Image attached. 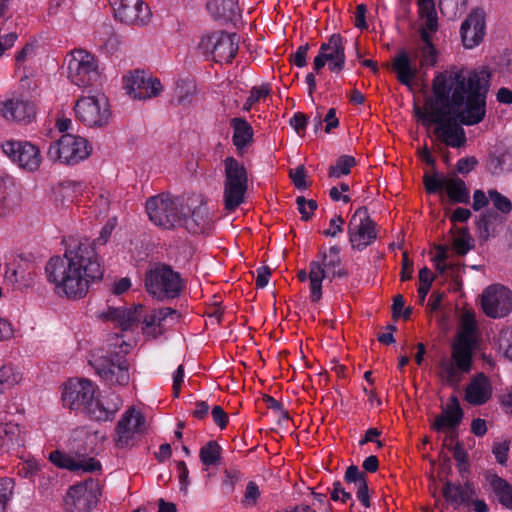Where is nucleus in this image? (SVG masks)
Returning <instances> with one entry per match:
<instances>
[{
  "instance_id": "1",
  "label": "nucleus",
  "mask_w": 512,
  "mask_h": 512,
  "mask_svg": "<svg viewBox=\"0 0 512 512\" xmlns=\"http://www.w3.org/2000/svg\"><path fill=\"white\" fill-rule=\"evenodd\" d=\"M490 72L481 70L439 73L433 80V97L426 99L429 116H443L456 112L461 124L480 123L486 115V96L490 85Z\"/></svg>"
},
{
  "instance_id": "2",
  "label": "nucleus",
  "mask_w": 512,
  "mask_h": 512,
  "mask_svg": "<svg viewBox=\"0 0 512 512\" xmlns=\"http://www.w3.org/2000/svg\"><path fill=\"white\" fill-rule=\"evenodd\" d=\"M45 272L55 294L69 300L84 298L90 283L100 281L104 275L99 256L88 240L69 245L62 257L50 258Z\"/></svg>"
},
{
  "instance_id": "3",
  "label": "nucleus",
  "mask_w": 512,
  "mask_h": 512,
  "mask_svg": "<svg viewBox=\"0 0 512 512\" xmlns=\"http://www.w3.org/2000/svg\"><path fill=\"white\" fill-rule=\"evenodd\" d=\"M146 291L159 301L178 298L185 288L179 272L165 263H157L145 273Z\"/></svg>"
},
{
  "instance_id": "4",
  "label": "nucleus",
  "mask_w": 512,
  "mask_h": 512,
  "mask_svg": "<svg viewBox=\"0 0 512 512\" xmlns=\"http://www.w3.org/2000/svg\"><path fill=\"white\" fill-rule=\"evenodd\" d=\"M184 205L180 198L169 193L150 197L146 202L149 219L164 229L182 226Z\"/></svg>"
},
{
  "instance_id": "5",
  "label": "nucleus",
  "mask_w": 512,
  "mask_h": 512,
  "mask_svg": "<svg viewBox=\"0 0 512 512\" xmlns=\"http://www.w3.org/2000/svg\"><path fill=\"white\" fill-rule=\"evenodd\" d=\"M223 202L227 211H234L245 200L248 189V174L243 163L234 157L224 160Z\"/></svg>"
},
{
  "instance_id": "6",
  "label": "nucleus",
  "mask_w": 512,
  "mask_h": 512,
  "mask_svg": "<svg viewBox=\"0 0 512 512\" xmlns=\"http://www.w3.org/2000/svg\"><path fill=\"white\" fill-rule=\"evenodd\" d=\"M91 151L92 147L85 138L67 133L50 144L47 157L52 162L75 165L86 159Z\"/></svg>"
},
{
  "instance_id": "7",
  "label": "nucleus",
  "mask_w": 512,
  "mask_h": 512,
  "mask_svg": "<svg viewBox=\"0 0 512 512\" xmlns=\"http://www.w3.org/2000/svg\"><path fill=\"white\" fill-rule=\"evenodd\" d=\"M321 261H311L309 264L310 298L317 303L322 298V281L335 277H346L348 271L341 267V257H329L326 251L320 252Z\"/></svg>"
},
{
  "instance_id": "8",
  "label": "nucleus",
  "mask_w": 512,
  "mask_h": 512,
  "mask_svg": "<svg viewBox=\"0 0 512 512\" xmlns=\"http://www.w3.org/2000/svg\"><path fill=\"white\" fill-rule=\"evenodd\" d=\"M74 111L77 119L88 127H105L112 116L109 100L104 94L80 97Z\"/></svg>"
},
{
  "instance_id": "9",
  "label": "nucleus",
  "mask_w": 512,
  "mask_h": 512,
  "mask_svg": "<svg viewBox=\"0 0 512 512\" xmlns=\"http://www.w3.org/2000/svg\"><path fill=\"white\" fill-rule=\"evenodd\" d=\"M423 184L427 194H436L445 190L451 203H470V190L465 181L459 177L447 178L437 172L432 175L425 173Z\"/></svg>"
},
{
  "instance_id": "10",
  "label": "nucleus",
  "mask_w": 512,
  "mask_h": 512,
  "mask_svg": "<svg viewBox=\"0 0 512 512\" xmlns=\"http://www.w3.org/2000/svg\"><path fill=\"white\" fill-rule=\"evenodd\" d=\"M68 78L78 87H88L99 77L95 57L89 52L76 49L68 60Z\"/></svg>"
},
{
  "instance_id": "11",
  "label": "nucleus",
  "mask_w": 512,
  "mask_h": 512,
  "mask_svg": "<svg viewBox=\"0 0 512 512\" xmlns=\"http://www.w3.org/2000/svg\"><path fill=\"white\" fill-rule=\"evenodd\" d=\"M97 375L109 384L127 385L130 380L129 364L117 353L110 356H93L89 361Z\"/></svg>"
},
{
  "instance_id": "12",
  "label": "nucleus",
  "mask_w": 512,
  "mask_h": 512,
  "mask_svg": "<svg viewBox=\"0 0 512 512\" xmlns=\"http://www.w3.org/2000/svg\"><path fill=\"white\" fill-rule=\"evenodd\" d=\"M349 241L354 250L362 251L377 239L376 223L366 207L358 208L348 224Z\"/></svg>"
},
{
  "instance_id": "13",
  "label": "nucleus",
  "mask_w": 512,
  "mask_h": 512,
  "mask_svg": "<svg viewBox=\"0 0 512 512\" xmlns=\"http://www.w3.org/2000/svg\"><path fill=\"white\" fill-rule=\"evenodd\" d=\"M235 33L216 31L203 37L199 47L205 54L212 55L215 62L231 63L238 51V41Z\"/></svg>"
},
{
  "instance_id": "14",
  "label": "nucleus",
  "mask_w": 512,
  "mask_h": 512,
  "mask_svg": "<svg viewBox=\"0 0 512 512\" xmlns=\"http://www.w3.org/2000/svg\"><path fill=\"white\" fill-rule=\"evenodd\" d=\"M95 387L88 379H70L64 386L62 401L70 410L87 413L95 399Z\"/></svg>"
},
{
  "instance_id": "15",
  "label": "nucleus",
  "mask_w": 512,
  "mask_h": 512,
  "mask_svg": "<svg viewBox=\"0 0 512 512\" xmlns=\"http://www.w3.org/2000/svg\"><path fill=\"white\" fill-rule=\"evenodd\" d=\"M145 430V417L134 407H130L121 417L116 425V437L114 439L117 447L124 448L134 445L138 435Z\"/></svg>"
},
{
  "instance_id": "16",
  "label": "nucleus",
  "mask_w": 512,
  "mask_h": 512,
  "mask_svg": "<svg viewBox=\"0 0 512 512\" xmlns=\"http://www.w3.org/2000/svg\"><path fill=\"white\" fill-rule=\"evenodd\" d=\"M481 304L488 317H504L512 310V292L502 285H491L484 290Z\"/></svg>"
},
{
  "instance_id": "17",
  "label": "nucleus",
  "mask_w": 512,
  "mask_h": 512,
  "mask_svg": "<svg viewBox=\"0 0 512 512\" xmlns=\"http://www.w3.org/2000/svg\"><path fill=\"white\" fill-rule=\"evenodd\" d=\"M116 19L129 25L148 23L151 13L142 0H109Z\"/></svg>"
},
{
  "instance_id": "18",
  "label": "nucleus",
  "mask_w": 512,
  "mask_h": 512,
  "mask_svg": "<svg viewBox=\"0 0 512 512\" xmlns=\"http://www.w3.org/2000/svg\"><path fill=\"white\" fill-rule=\"evenodd\" d=\"M3 152L18 165L29 171L37 170L40 166L41 156L38 147L22 141L9 140L2 145Z\"/></svg>"
},
{
  "instance_id": "19",
  "label": "nucleus",
  "mask_w": 512,
  "mask_h": 512,
  "mask_svg": "<svg viewBox=\"0 0 512 512\" xmlns=\"http://www.w3.org/2000/svg\"><path fill=\"white\" fill-rule=\"evenodd\" d=\"M459 117L456 112H445L443 116H429V122L439 124L434 133L443 137L446 145L458 148L466 143L464 129L457 123Z\"/></svg>"
},
{
  "instance_id": "20",
  "label": "nucleus",
  "mask_w": 512,
  "mask_h": 512,
  "mask_svg": "<svg viewBox=\"0 0 512 512\" xmlns=\"http://www.w3.org/2000/svg\"><path fill=\"white\" fill-rule=\"evenodd\" d=\"M1 116L10 122L28 124L36 118L35 104L23 96L0 102Z\"/></svg>"
},
{
  "instance_id": "21",
  "label": "nucleus",
  "mask_w": 512,
  "mask_h": 512,
  "mask_svg": "<svg viewBox=\"0 0 512 512\" xmlns=\"http://www.w3.org/2000/svg\"><path fill=\"white\" fill-rule=\"evenodd\" d=\"M94 480L86 481L69 488L65 503L71 512H90L97 503Z\"/></svg>"
},
{
  "instance_id": "22",
  "label": "nucleus",
  "mask_w": 512,
  "mask_h": 512,
  "mask_svg": "<svg viewBox=\"0 0 512 512\" xmlns=\"http://www.w3.org/2000/svg\"><path fill=\"white\" fill-rule=\"evenodd\" d=\"M125 88L129 95L140 100L156 97L163 89L158 78H153L140 70L126 78Z\"/></svg>"
},
{
  "instance_id": "23",
  "label": "nucleus",
  "mask_w": 512,
  "mask_h": 512,
  "mask_svg": "<svg viewBox=\"0 0 512 512\" xmlns=\"http://www.w3.org/2000/svg\"><path fill=\"white\" fill-rule=\"evenodd\" d=\"M486 29L485 14L480 10H473L463 21L460 35L463 46L471 49L478 46L484 38Z\"/></svg>"
},
{
  "instance_id": "24",
  "label": "nucleus",
  "mask_w": 512,
  "mask_h": 512,
  "mask_svg": "<svg viewBox=\"0 0 512 512\" xmlns=\"http://www.w3.org/2000/svg\"><path fill=\"white\" fill-rule=\"evenodd\" d=\"M491 396V382L484 373L473 377L465 389V400L474 406L485 404Z\"/></svg>"
},
{
  "instance_id": "25",
  "label": "nucleus",
  "mask_w": 512,
  "mask_h": 512,
  "mask_svg": "<svg viewBox=\"0 0 512 512\" xmlns=\"http://www.w3.org/2000/svg\"><path fill=\"white\" fill-rule=\"evenodd\" d=\"M49 460L57 467L62 469H67L69 471H79L82 470L84 472H95L101 469V464L99 461L94 458H89L87 460H75L71 456L59 451H52L49 455Z\"/></svg>"
},
{
  "instance_id": "26",
  "label": "nucleus",
  "mask_w": 512,
  "mask_h": 512,
  "mask_svg": "<svg viewBox=\"0 0 512 512\" xmlns=\"http://www.w3.org/2000/svg\"><path fill=\"white\" fill-rule=\"evenodd\" d=\"M463 418V410L456 396H451L447 405L442 409V413L435 418L432 429L437 432L442 431L445 427L456 428L459 426Z\"/></svg>"
},
{
  "instance_id": "27",
  "label": "nucleus",
  "mask_w": 512,
  "mask_h": 512,
  "mask_svg": "<svg viewBox=\"0 0 512 512\" xmlns=\"http://www.w3.org/2000/svg\"><path fill=\"white\" fill-rule=\"evenodd\" d=\"M144 306L141 304L135 305L133 308L123 307H109L107 312L103 314L104 318L111 321H116L122 330L132 329L141 317Z\"/></svg>"
},
{
  "instance_id": "28",
  "label": "nucleus",
  "mask_w": 512,
  "mask_h": 512,
  "mask_svg": "<svg viewBox=\"0 0 512 512\" xmlns=\"http://www.w3.org/2000/svg\"><path fill=\"white\" fill-rule=\"evenodd\" d=\"M320 52L324 54H331L332 61H329V70L332 72H339L345 65V47L343 38L340 34H333L327 42L320 46Z\"/></svg>"
},
{
  "instance_id": "29",
  "label": "nucleus",
  "mask_w": 512,
  "mask_h": 512,
  "mask_svg": "<svg viewBox=\"0 0 512 512\" xmlns=\"http://www.w3.org/2000/svg\"><path fill=\"white\" fill-rule=\"evenodd\" d=\"M189 209L183 210V221L184 226L189 232L193 234H199L205 232L211 225V218L209 216L208 208L204 205L196 207L191 215H188Z\"/></svg>"
},
{
  "instance_id": "30",
  "label": "nucleus",
  "mask_w": 512,
  "mask_h": 512,
  "mask_svg": "<svg viewBox=\"0 0 512 512\" xmlns=\"http://www.w3.org/2000/svg\"><path fill=\"white\" fill-rule=\"evenodd\" d=\"M392 69L396 73L398 81L406 86H411L412 81L418 74L417 67L411 64V60L404 50L393 58Z\"/></svg>"
},
{
  "instance_id": "31",
  "label": "nucleus",
  "mask_w": 512,
  "mask_h": 512,
  "mask_svg": "<svg viewBox=\"0 0 512 512\" xmlns=\"http://www.w3.org/2000/svg\"><path fill=\"white\" fill-rule=\"evenodd\" d=\"M486 480L499 504L512 510V484L497 474H487Z\"/></svg>"
},
{
  "instance_id": "32",
  "label": "nucleus",
  "mask_w": 512,
  "mask_h": 512,
  "mask_svg": "<svg viewBox=\"0 0 512 512\" xmlns=\"http://www.w3.org/2000/svg\"><path fill=\"white\" fill-rule=\"evenodd\" d=\"M442 493L445 500L457 508L470 500L474 495V489L470 483L460 485L447 481L444 484Z\"/></svg>"
},
{
  "instance_id": "33",
  "label": "nucleus",
  "mask_w": 512,
  "mask_h": 512,
  "mask_svg": "<svg viewBox=\"0 0 512 512\" xmlns=\"http://www.w3.org/2000/svg\"><path fill=\"white\" fill-rule=\"evenodd\" d=\"M452 358L456 366L463 372H469L472 363V347L467 335L461 334L452 347Z\"/></svg>"
},
{
  "instance_id": "34",
  "label": "nucleus",
  "mask_w": 512,
  "mask_h": 512,
  "mask_svg": "<svg viewBox=\"0 0 512 512\" xmlns=\"http://www.w3.org/2000/svg\"><path fill=\"white\" fill-rule=\"evenodd\" d=\"M206 8L215 19L226 22L233 21L239 14V6L235 0H210Z\"/></svg>"
},
{
  "instance_id": "35",
  "label": "nucleus",
  "mask_w": 512,
  "mask_h": 512,
  "mask_svg": "<svg viewBox=\"0 0 512 512\" xmlns=\"http://www.w3.org/2000/svg\"><path fill=\"white\" fill-rule=\"evenodd\" d=\"M230 125L233 128V144L241 152L253 142V128L244 118L240 117L231 119Z\"/></svg>"
},
{
  "instance_id": "36",
  "label": "nucleus",
  "mask_w": 512,
  "mask_h": 512,
  "mask_svg": "<svg viewBox=\"0 0 512 512\" xmlns=\"http://www.w3.org/2000/svg\"><path fill=\"white\" fill-rule=\"evenodd\" d=\"M449 234L452 236V249L458 256H465L475 248V241L467 227L453 226Z\"/></svg>"
},
{
  "instance_id": "37",
  "label": "nucleus",
  "mask_w": 512,
  "mask_h": 512,
  "mask_svg": "<svg viewBox=\"0 0 512 512\" xmlns=\"http://www.w3.org/2000/svg\"><path fill=\"white\" fill-rule=\"evenodd\" d=\"M24 439L17 423L11 421L0 423V446H22Z\"/></svg>"
},
{
  "instance_id": "38",
  "label": "nucleus",
  "mask_w": 512,
  "mask_h": 512,
  "mask_svg": "<svg viewBox=\"0 0 512 512\" xmlns=\"http://www.w3.org/2000/svg\"><path fill=\"white\" fill-rule=\"evenodd\" d=\"M499 215L495 211H486L482 213L476 221L477 235L480 242L485 243L494 232V225L498 221Z\"/></svg>"
},
{
  "instance_id": "39",
  "label": "nucleus",
  "mask_w": 512,
  "mask_h": 512,
  "mask_svg": "<svg viewBox=\"0 0 512 512\" xmlns=\"http://www.w3.org/2000/svg\"><path fill=\"white\" fill-rule=\"evenodd\" d=\"M487 168L492 175H500L512 171V151L505 150L499 155L491 154Z\"/></svg>"
},
{
  "instance_id": "40",
  "label": "nucleus",
  "mask_w": 512,
  "mask_h": 512,
  "mask_svg": "<svg viewBox=\"0 0 512 512\" xmlns=\"http://www.w3.org/2000/svg\"><path fill=\"white\" fill-rule=\"evenodd\" d=\"M119 406L114 403L112 406L104 405L101 401L94 399L92 405L89 407L87 414L98 421L112 420L115 413L118 411Z\"/></svg>"
},
{
  "instance_id": "41",
  "label": "nucleus",
  "mask_w": 512,
  "mask_h": 512,
  "mask_svg": "<svg viewBox=\"0 0 512 512\" xmlns=\"http://www.w3.org/2000/svg\"><path fill=\"white\" fill-rule=\"evenodd\" d=\"M199 456L204 465H217L221 459V447L216 441H209L200 449Z\"/></svg>"
},
{
  "instance_id": "42",
  "label": "nucleus",
  "mask_w": 512,
  "mask_h": 512,
  "mask_svg": "<svg viewBox=\"0 0 512 512\" xmlns=\"http://www.w3.org/2000/svg\"><path fill=\"white\" fill-rule=\"evenodd\" d=\"M356 165V160L353 156L342 155L334 165L329 167L328 175L331 178H339L342 175H348L352 167Z\"/></svg>"
},
{
  "instance_id": "43",
  "label": "nucleus",
  "mask_w": 512,
  "mask_h": 512,
  "mask_svg": "<svg viewBox=\"0 0 512 512\" xmlns=\"http://www.w3.org/2000/svg\"><path fill=\"white\" fill-rule=\"evenodd\" d=\"M196 92V86L193 81L179 80L176 83L174 90L175 97L178 104L190 103L193 95Z\"/></svg>"
},
{
  "instance_id": "44",
  "label": "nucleus",
  "mask_w": 512,
  "mask_h": 512,
  "mask_svg": "<svg viewBox=\"0 0 512 512\" xmlns=\"http://www.w3.org/2000/svg\"><path fill=\"white\" fill-rule=\"evenodd\" d=\"M438 5L443 15L455 18L458 13L465 11L467 0H439Z\"/></svg>"
},
{
  "instance_id": "45",
  "label": "nucleus",
  "mask_w": 512,
  "mask_h": 512,
  "mask_svg": "<svg viewBox=\"0 0 512 512\" xmlns=\"http://www.w3.org/2000/svg\"><path fill=\"white\" fill-rule=\"evenodd\" d=\"M19 381V375L10 366L0 367V393L13 387Z\"/></svg>"
},
{
  "instance_id": "46",
  "label": "nucleus",
  "mask_w": 512,
  "mask_h": 512,
  "mask_svg": "<svg viewBox=\"0 0 512 512\" xmlns=\"http://www.w3.org/2000/svg\"><path fill=\"white\" fill-rule=\"evenodd\" d=\"M488 196L493 202L494 207L503 214H509L512 211L511 201L496 189L488 190Z\"/></svg>"
},
{
  "instance_id": "47",
  "label": "nucleus",
  "mask_w": 512,
  "mask_h": 512,
  "mask_svg": "<svg viewBox=\"0 0 512 512\" xmlns=\"http://www.w3.org/2000/svg\"><path fill=\"white\" fill-rule=\"evenodd\" d=\"M433 280H434V277L431 276V272L427 267H423L422 269H420V271H419L420 285L418 287L420 303L424 302V300L430 290Z\"/></svg>"
},
{
  "instance_id": "48",
  "label": "nucleus",
  "mask_w": 512,
  "mask_h": 512,
  "mask_svg": "<svg viewBox=\"0 0 512 512\" xmlns=\"http://www.w3.org/2000/svg\"><path fill=\"white\" fill-rule=\"evenodd\" d=\"M420 68L433 67L437 63V50L434 45H423L420 48Z\"/></svg>"
},
{
  "instance_id": "49",
  "label": "nucleus",
  "mask_w": 512,
  "mask_h": 512,
  "mask_svg": "<svg viewBox=\"0 0 512 512\" xmlns=\"http://www.w3.org/2000/svg\"><path fill=\"white\" fill-rule=\"evenodd\" d=\"M260 490L258 485L254 481H249L247 483L244 498L242 500V504L245 507H253L257 504V500L260 497Z\"/></svg>"
},
{
  "instance_id": "50",
  "label": "nucleus",
  "mask_w": 512,
  "mask_h": 512,
  "mask_svg": "<svg viewBox=\"0 0 512 512\" xmlns=\"http://www.w3.org/2000/svg\"><path fill=\"white\" fill-rule=\"evenodd\" d=\"M270 93L269 85L255 86L250 91V96L247 98L243 109L249 111L254 103L262 97H266Z\"/></svg>"
},
{
  "instance_id": "51",
  "label": "nucleus",
  "mask_w": 512,
  "mask_h": 512,
  "mask_svg": "<svg viewBox=\"0 0 512 512\" xmlns=\"http://www.w3.org/2000/svg\"><path fill=\"white\" fill-rule=\"evenodd\" d=\"M81 191V183L74 181H64L59 185V193L64 198H69L71 201Z\"/></svg>"
},
{
  "instance_id": "52",
  "label": "nucleus",
  "mask_w": 512,
  "mask_h": 512,
  "mask_svg": "<svg viewBox=\"0 0 512 512\" xmlns=\"http://www.w3.org/2000/svg\"><path fill=\"white\" fill-rule=\"evenodd\" d=\"M289 176L297 189H307L306 172L303 165H299L296 169L290 170Z\"/></svg>"
},
{
  "instance_id": "53",
  "label": "nucleus",
  "mask_w": 512,
  "mask_h": 512,
  "mask_svg": "<svg viewBox=\"0 0 512 512\" xmlns=\"http://www.w3.org/2000/svg\"><path fill=\"white\" fill-rule=\"evenodd\" d=\"M95 37L99 38V41L102 44L107 45L109 42H112L115 39V33L112 25L103 23L98 27L95 31Z\"/></svg>"
},
{
  "instance_id": "54",
  "label": "nucleus",
  "mask_w": 512,
  "mask_h": 512,
  "mask_svg": "<svg viewBox=\"0 0 512 512\" xmlns=\"http://www.w3.org/2000/svg\"><path fill=\"white\" fill-rule=\"evenodd\" d=\"M344 478L346 482L355 483L357 486H360L362 482H367L365 473L361 472L356 465L347 468Z\"/></svg>"
},
{
  "instance_id": "55",
  "label": "nucleus",
  "mask_w": 512,
  "mask_h": 512,
  "mask_svg": "<svg viewBox=\"0 0 512 512\" xmlns=\"http://www.w3.org/2000/svg\"><path fill=\"white\" fill-rule=\"evenodd\" d=\"M307 124L308 117L302 112L295 113L294 116L290 119V125L300 136H304Z\"/></svg>"
},
{
  "instance_id": "56",
  "label": "nucleus",
  "mask_w": 512,
  "mask_h": 512,
  "mask_svg": "<svg viewBox=\"0 0 512 512\" xmlns=\"http://www.w3.org/2000/svg\"><path fill=\"white\" fill-rule=\"evenodd\" d=\"M478 164V160L475 156L461 158L457 161L456 169L460 174H468Z\"/></svg>"
},
{
  "instance_id": "57",
  "label": "nucleus",
  "mask_w": 512,
  "mask_h": 512,
  "mask_svg": "<svg viewBox=\"0 0 512 512\" xmlns=\"http://www.w3.org/2000/svg\"><path fill=\"white\" fill-rule=\"evenodd\" d=\"M214 423L220 428L224 429L228 424V414L221 406H214L211 411Z\"/></svg>"
},
{
  "instance_id": "58",
  "label": "nucleus",
  "mask_w": 512,
  "mask_h": 512,
  "mask_svg": "<svg viewBox=\"0 0 512 512\" xmlns=\"http://www.w3.org/2000/svg\"><path fill=\"white\" fill-rule=\"evenodd\" d=\"M509 444L507 442L495 443L492 449L497 461L505 465L508 459Z\"/></svg>"
},
{
  "instance_id": "59",
  "label": "nucleus",
  "mask_w": 512,
  "mask_h": 512,
  "mask_svg": "<svg viewBox=\"0 0 512 512\" xmlns=\"http://www.w3.org/2000/svg\"><path fill=\"white\" fill-rule=\"evenodd\" d=\"M489 196H486L485 192L481 189H477L473 193L472 208L474 211H480L489 204Z\"/></svg>"
},
{
  "instance_id": "60",
  "label": "nucleus",
  "mask_w": 512,
  "mask_h": 512,
  "mask_svg": "<svg viewBox=\"0 0 512 512\" xmlns=\"http://www.w3.org/2000/svg\"><path fill=\"white\" fill-rule=\"evenodd\" d=\"M309 50V44L301 45L298 47L297 51L291 55V61L297 67H304L307 64L306 58Z\"/></svg>"
},
{
  "instance_id": "61",
  "label": "nucleus",
  "mask_w": 512,
  "mask_h": 512,
  "mask_svg": "<svg viewBox=\"0 0 512 512\" xmlns=\"http://www.w3.org/2000/svg\"><path fill=\"white\" fill-rule=\"evenodd\" d=\"M472 213L469 209L463 207H457L450 215L449 220L455 225L458 222H467Z\"/></svg>"
},
{
  "instance_id": "62",
  "label": "nucleus",
  "mask_w": 512,
  "mask_h": 512,
  "mask_svg": "<svg viewBox=\"0 0 512 512\" xmlns=\"http://www.w3.org/2000/svg\"><path fill=\"white\" fill-rule=\"evenodd\" d=\"M413 262L409 259L408 253L404 252L402 255V271L400 278L402 281H407L412 278Z\"/></svg>"
},
{
  "instance_id": "63",
  "label": "nucleus",
  "mask_w": 512,
  "mask_h": 512,
  "mask_svg": "<svg viewBox=\"0 0 512 512\" xmlns=\"http://www.w3.org/2000/svg\"><path fill=\"white\" fill-rule=\"evenodd\" d=\"M344 219L342 216H336L330 220V226L332 229L324 230L323 234L325 236L335 237L338 233L343 231V225Z\"/></svg>"
},
{
  "instance_id": "64",
  "label": "nucleus",
  "mask_w": 512,
  "mask_h": 512,
  "mask_svg": "<svg viewBox=\"0 0 512 512\" xmlns=\"http://www.w3.org/2000/svg\"><path fill=\"white\" fill-rule=\"evenodd\" d=\"M177 470L179 472V482L181 485V490L186 493L187 486L189 484V481H188L189 470L187 468L186 463L184 461H178L177 462Z\"/></svg>"
}]
</instances>
